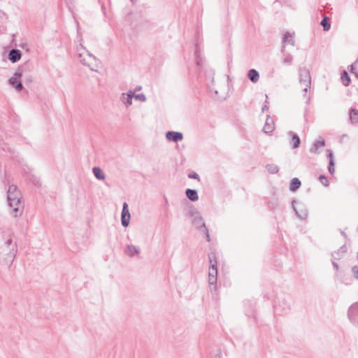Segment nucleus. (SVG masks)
<instances>
[{
  "instance_id": "nucleus-1",
  "label": "nucleus",
  "mask_w": 358,
  "mask_h": 358,
  "mask_svg": "<svg viewBox=\"0 0 358 358\" xmlns=\"http://www.w3.org/2000/svg\"><path fill=\"white\" fill-rule=\"evenodd\" d=\"M17 252V247L13 241L11 234L0 230V263L10 266Z\"/></svg>"
},
{
  "instance_id": "nucleus-2",
  "label": "nucleus",
  "mask_w": 358,
  "mask_h": 358,
  "mask_svg": "<svg viewBox=\"0 0 358 358\" xmlns=\"http://www.w3.org/2000/svg\"><path fill=\"white\" fill-rule=\"evenodd\" d=\"M21 193L17 187L11 185L7 191V201L10 208V214L13 217H18L22 214L24 204L20 201Z\"/></svg>"
},
{
  "instance_id": "nucleus-3",
  "label": "nucleus",
  "mask_w": 358,
  "mask_h": 358,
  "mask_svg": "<svg viewBox=\"0 0 358 358\" xmlns=\"http://www.w3.org/2000/svg\"><path fill=\"white\" fill-rule=\"evenodd\" d=\"M77 53L80 62L84 65L87 66L92 71H96L94 69L95 67H97V60L96 57L90 53L82 44H80L79 47L77 48Z\"/></svg>"
},
{
  "instance_id": "nucleus-4",
  "label": "nucleus",
  "mask_w": 358,
  "mask_h": 358,
  "mask_svg": "<svg viewBox=\"0 0 358 358\" xmlns=\"http://www.w3.org/2000/svg\"><path fill=\"white\" fill-rule=\"evenodd\" d=\"M299 83L303 87V91L304 92L303 96L307 100H309V97L306 96V93L310 88L311 76L310 71L305 67L299 69Z\"/></svg>"
},
{
  "instance_id": "nucleus-5",
  "label": "nucleus",
  "mask_w": 358,
  "mask_h": 358,
  "mask_svg": "<svg viewBox=\"0 0 358 358\" xmlns=\"http://www.w3.org/2000/svg\"><path fill=\"white\" fill-rule=\"evenodd\" d=\"M189 216L192 218V224L198 229L203 230L206 227L203 220L200 215L199 212L196 210H191L189 213Z\"/></svg>"
},
{
  "instance_id": "nucleus-6",
  "label": "nucleus",
  "mask_w": 358,
  "mask_h": 358,
  "mask_svg": "<svg viewBox=\"0 0 358 358\" xmlns=\"http://www.w3.org/2000/svg\"><path fill=\"white\" fill-rule=\"evenodd\" d=\"M292 204L295 215L301 220L306 219L308 216V210L303 204L299 202H296L295 200L292 201Z\"/></svg>"
},
{
  "instance_id": "nucleus-7",
  "label": "nucleus",
  "mask_w": 358,
  "mask_h": 358,
  "mask_svg": "<svg viewBox=\"0 0 358 358\" xmlns=\"http://www.w3.org/2000/svg\"><path fill=\"white\" fill-rule=\"evenodd\" d=\"M348 318L356 327H358V302L352 304L348 312Z\"/></svg>"
},
{
  "instance_id": "nucleus-8",
  "label": "nucleus",
  "mask_w": 358,
  "mask_h": 358,
  "mask_svg": "<svg viewBox=\"0 0 358 358\" xmlns=\"http://www.w3.org/2000/svg\"><path fill=\"white\" fill-rule=\"evenodd\" d=\"M21 76H22L21 71H17L14 73L13 76L12 78H10L8 80L9 84L12 87L15 88V90L17 92H20L23 88L22 83L20 81L17 80L18 79L20 78Z\"/></svg>"
},
{
  "instance_id": "nucleus-9",
  "label": "nucleus",
  "mask_w": 358,
  "mask_h": 358,
  "mask_svg": "<svg viewBox=\"0 0 358 358\" xmlns=\"http://www.w3.org/2000/svg\"><path fill=\"white\" fill-rule=\"evenodd\" d=\"M217 270L209 269L208 271V283L210 290L216 289L217 280Z\"/></svg>"
},
{
  "instance_id": "nucleus-10",
  "label": "nucleus",
  "mask_w": 358,
  "mask_h": 358,
  "mask_svg": "<svg viewBox=\"0 0 358 358\" xmlns=\"http://www.w3.org/2000/svg\"><path fill=\"white\" fill-rule=\"evenodd\" d=\"M167 140L173 142H178L182 141L183 135L181 132L169 131L166 133Z\"/></svg>"
},
{
  "instance_id": "nucleus-11",
  "label": "nucleus",
  "mask_w": 358,
  "mask_h": 358,
  "mask_svg": "<svg viewBox=\"0 0 358 358\" xmlns=\"http://www.w3.org/2000/svg\"><path fill=\"white\" fill-rule=\"evenodd\" d=\"M325 145V141L322 138L315 141L310 148V152L315 154H318L319 148L324 147Z\"/></svg>"
},
{
  "instance_id": "nucleus-12",
  "label": "nucleus",
  "mask_w": 358,
  "mask_h": 358,
  "mask_svg": "<svg viewBox=\"0 0 358 358\" xmlns=\"http://www.w3.org/2000/svg\"><path fill=\"white\" fill-rule=\"evenodd\" d=\"M21 52L18 49H12L8 53V59L13 63L18 62L21 59Z\"/></svg>"
},
{
  "instance_id": "nucleus-13",
  "label": "nucleus",
  "mask_w": 358,
  "mask_h": 358,
  "mask_svg": "<svg viewBox=\"0 0 358 358\" xmlns=\"http://www.w3.org/2000/svg\"><path fill=\"white\" fill-rule=\"evenodd\" d=\"M275 129L273 120L268 115L264 126V131L266 134L271 133Z\"/></svg>"
},
{
  "instance_id": "nucleus-14",
  "label": "nucleus",
  "mask_w": 358,
  "mask_h": 358,
  "mask_svg": "<svg viewBox=\"0 0 358 358\" xmlns=\"http://www.w3.org/2000/svg\"><path fill=\"white\" fill-rule=\"evenodd\" d=\"M288 136L291 137V143H292V148L296 149L299 147L301 140L297 134L293 131H289Z\"/></svg>"
},
{
  "instance_id": "nucleus-15",
  "label": "nucleus",
  "mask_w": 358,
  "mask_h": 358,
  "mask_svg": "<svg viewBox=\"0 0 358 358\" xmlns=\"http://www.w3.org/2000/svg\"><path fill=\"white\" fill-rule=\"evenodd\" d=\"M139 252V248L133 245H128L125 249V253L130 257H133L135 255H137Z\"/></svg>"
},
{
  "instance_id": "nucleus-16",
  "label": "nucleus",
  "mask_w": 358,
  "mask_h": 358,
  "mask_svg": "<svg viewBox=\"0 0 358 358\" xmlns=\"http://www.w3.org/2000/svg\"><path fill=\"white\" fill-rule=\"evenodd\" d=\"M248 76L249 79L253 83H256L259 80V72L255 69H250L248 71Z\"/></svg>"
},
{
  "instance_id": "nucleus-17",
  "label": "nucleus",
  "mask_w": 358,
  "mask_h": 358,
  "mask_svg": "<svg viewBox=\"0 0 358 358\" xmlns=\"http://www.w3.org/2000/svg\"><path fill=\"white\" fill-rule=\"evenodd\" d=\"M187 197L191 201H196L199 199L197 191L192 189H187L185 191Z\"/></svg>"
},
{
  "instance_id": "nucleus-18",
  "label": "nucleus",
  "mask_w": 358,
  "mask_h": 358,
  "mask_svg": "<svg viewBox=\"0 0 358 358\" xmlns=\"http://www.w3.org/2000/svg\"><path fill=\"white\" fill-rule=\"evenodd\" d=\"M122 96L124 98V103L127 106H131L132 104V99L134 96V92L132 91H129L127 94L122 93Z\"/></svg>"
},
{
  "instance_id": "nucleus-19",
  "label": "nucleus",
  "mask_w": 358,
  "mask_h": 358,
  "mask_svg": "<svg viewBox=\"0 0 358 358\" xmlns=\"http://www.w3.org/2000/svg\"><path fill=\"white\" fill-rule=\"evenodd\" d=\"M208 260L210 263V267L209 269H213L217 270V259H216V255L215 252H210L208 254Z\"/></svg>"
},
{
  "instance_id": "nucleus-20",
  "label": "nucleus",
  "mask_w": 358,
  "mask_h": 358,
  "mask_svg": "<svg viewBox=\"0 0 358 358\" xmlns=\"http://www.w3.org/2000/svg\"><path fill=\"white\" fill-rule=\"evenodd\" d=\"M281 52L283 54L284 58L282 62L285 65H290L292 63L293 57L289 53H286L285 51V46L282 47Z\"/></svg>"
},
{
  "instance_id": "nucleus-21",
  "label": "nucleus",
  "mask_w": 358,
  "mask_h": 358,
  "mask_svg": "<svg viewBox=\"0 0 358 358\" xmlns=\"http://www.w3.org/2000/svg\"><path fill=\"white\" fill-rule=\"evenodd\" d=\"M301 185V181L297 178H294L290 182L289 190L295 192L300 187Z\"/></svg>"
},
{
  "instance_id": "nucleus-22",
  "label": "nucleus",
  "mask_w": 358,
  "mask_h": 358,
  "mask_svg": "<svg viewBox=\"0 0 358 358\" xmlns=\"http://www.w3.org/2000/svg\"><path fill=\"white\" fill-rule=\"evenodd\" d=\"M282 41L285 43H289L292 46L294 45V33L292 34L287 32L284 34Z\"/></svg>"
},
{
  "instance_id": "nucleus-23",
  "label": "nucleus",
  "mask_w": 358,
  "mask_h": 358,
  "mask_svg": "<svg viewBox=\"0 0 358 358\" xmlns=\"http://www.w3.org/2000/svg\"><path fill=\"white\" fill-rule=\"evenodd\" d=\"M92 171H93V173H94V176L97 179L101 180L105 179V177H106L105 174L101 168L96 166V167L93 168Z\"/></svg>"
},
{
  "instance_id": "nucleus-24",
  "label": "nucleus",
  "mask_w": 358,
  "mask_h": 358,
  "mask_svg": "<svg viewBox=\"0 0 358 358\" xmlns=\"http://www.w3.org/2000/svg\"><path fill=\"white\" fill-rule=\"evenodd\" d=\"M350 120L352 123L358 122V110L352 108L350 111Z\"/></svg>"
},
{
  "instance_id": "nucleus-25",
  "label": "nucleus",
  "mask_w": 358,
  "mask_h": 358,
  "mask_svg": "<svg viewBox=\"0 0 358 358\" xmlns=\"http://www.w3.org/2000/svg\"><path fill=\"white\" fill-rule=\"evenodd\" d=\"M266 169L271 174H275L279 171L278 166L275 164H267Z\"/></svg>"
},
{
  "instance_id": "nucleus-26",
  "label": "nucleus",
  "mask_w": 358,
  "mask_h": 358,
  "mask_svg": "<svg viewBox=\"0 0 358 358\" xmlns=\"http://www.w3.org/2000/svg\"><path fill=\"white\" fill-rule=\"evenodd\" d=\"M341 78L342 82L345 86L347 87L349 85L350 82V76H348V73H347L346 71H343V73H341Z\"/></svg>"
},
{
  "instance_id": "nucleus-27",
  "label": "nucleus",
  "mask_w": 358,
  "mask_h": 358,
  "mask_svg": "<svg viewBox=\"0 0 358 358\" xmlns=\"http://www.w3.org/2000/svg\"><path fill=\"white\" fill-rule=\"evenodd\" d=\"M130 218H131L130 213H128V215H121V222H122V225L124 227H127L129 226Z\"/></svg>"
},
{
  "instance_id": "nucleus-28",
  "label": "nucleus",
  "mask_w": 358,
  "mask_h": 358,
  "mask_svg": "<svg viewBox=\"0 0 358 358\" xmlns=\"http://www.w3.org/2000/svg\"><path fill=\"white\" fill-rule=\"evenodd\" d=\"M321 25L323 27L324 31H329L331 28V24L329 22H328L327 17H324L322 19L321 22Z\"/></svg>"
},
{
  "instance_id": "nucleus-29",
  "label": "nucleus",
  "mask_w": 358,
  "mask_h": 358,
  "mask_svg": "<svg viewBox=\"0 0 358 358\" xmlns=\"http://www.w3.org/2000/svg\"><path fill=\"white\" fill-rule=\"evenodd\" d=\"M134 97L136 99V100H138L140 101H142V102H145L146 101V96L144 94L141 93V94H134Z\"/></svg>"
},
{
  "instance_id": "nucleus-30",
  "label": "nucleus",
  "mask_w": 358,
  "mask_h": 358,
  "mask_svg": "<svg viewBox=\"0 0 358 358\" xmlns=\"http://www.w3.org/2000/svg\"><path fill=\"white\" fill-rule=\"evenodd\" d=\"M334 165V159L329 160L328 170L331 174H333L335 171Z\"/></svg>"
},
{
  "instance_id": "nucleus-31",
  "label": "nucleus",
  "mask_w": 358,
  "mask_h": 358,
  "mask_svg": "<svg viewBox=\"0 0 358 358\" xmlns=\"http://www.w3.org/2000/svg\"><path fill=\"white\" fill-rule=\"evenodd\" d=\"M128 213H130L129 210L128 204L126 202H124L123 203L121 215H128Z\"/></svg>"
},
{
  "instance_id": "nucleus-32",
  "label": "nucleus",
  "mask_w": 358,
  "mask_h": 358,
  "mask_svg": "<svg viewBox=\"0 0 358 358\" xmlns=\"http://www.w3.org/2000/svg\"><path fill=\"white\" fill-rule=\"evenodd\" d=\"M319 180L321 182V183L324 185V186H328L329 185V182H328V180L326 176H323V175H321L320 177H319Z\"/></svg>"
},
{
  "instance_id": "nucleus-33",
  "label": "nucleus",
  "mask_w": 358,
  "mask_h": 358,
  "mask_svg": "<svg viewBox=\"0 0 358 358\" xmlns=\"http://www.w3.org/2000/svg\"><path fill=\"white\" fill-rule=\"evenodd\" d=\"M352 275L355 279H358V266H354L351 268Z\"/></svg>"
},
{
  "instance_id": "nucleus-34",
  "label": "nucleus",
  "mask_w": 358,
  "mask_h": 358,
  "mask_svg": "<svg viewBox=\"0 0 358 358\" xmlns=\"http://www.w3.org/2000/svg\"><path fill=\"white\" fill-rule=\"evenodd\" d=\"M188 177H189V178H194V179L199 180V175H198L196 173H195V172L189 173L188 174Z\"/></svg>"
},
{
  "instance_id": "nucleus-35",
  "label": "nucleus",
  "mask_w": 358,
  "mask_h": 358,
  "mask_svg": "<svg viewBox=\"0 0 358 358\" xmlns=\"http://www.w3.org/2000/svg\"><path fill=\"white\" fill-rule=\"evenodd\" d=\"M202 231H203L206 234V239H207V241L208 242H210V234L208 233V230L207 229V227H206L205 229H203V230H201Z\"/></svg>"
},
{
  "instance_id": "nucleus-36",
  "label": "nucleus",
  "mask_w": 358,
  "mask_h": 358,
  "mask_svg": "<svg viewBox=\"0 0 358 358\" xmlns=\"http://www.w3.org/2000/svg\"><path fill=\"white\" fill-rule=\"evenodd\" d=\"M267 104H268V101H267V100H266L265 103L264 104V106L262 108V112H264L268 109V106Z\"/></svg>"
},
{
  "instance_id": "nucleus-37",
  "label": "nucleus",
  "mask_w": 358,
  "mask_h": 358,
  "mask_svg": "<svg viewBox=\"0 0 358 358\" xmlns=\"http://www.w3.org/2000/svg\"><path fill=\"white\" fill-rule=\"evenodd\" d=\"M327 151H328V153H329L328 156L329 157V160L334 159V154H333L332 150H328Z\"/></svg>"
},
{
  "instance_id": "nucleus-38",
  "label": "nucleus",
  "mask_w": 358,
  "mask_h": 358,
  "mask_svg": "<svg viewBox=\"0 0 358 358\" xmlns=\"http://www.w3.org/2000/svg\"><path fill=\"white\" fill-rule=\"evenodd\" d=\"M22 48L25 49L26 50H29V47L27 43H22L20 45Z\"/></svg>"
},
{
  "instance_id": "nucleus-39",
  "label": "nucleus",
  "mask_w": 358,
  "mask_h": 358,
  "mask_svg": "<svg viewBox=\"0 0 358 358\" xmlns=\"http://www.w3.org/2000/svg\"><path fill=\"white\" fill-rule=\"evenodd\" d=\"M332 264H333V266L334 267V268L337 271L338 270V265L336 262H332Z\"/></svg>"
},
{
  "instance_id": "nucleus-40",
  "label": "nucleus",
  "mask_w": 358,
  "mask_h": 358,
  "mask_svg": "<svg viewBox=\"0 0 358 358\" xmlns=\"http://www.w3.org/2000/svg\"><path fill=\"white\" fill-rule=\"evenodd\" d=\"M354 69V64L350 65V71L352 72V70Z\"/></svg>"
},
{
  "instance_id": "nucleus-41",
  "label": "nucleus",
  "mask_w": 358,
  "mask_h": 358,
  "mask_svg": "<svg viewBox=\"0 0 358 358\" xmlns=\"http://www.w3.org/2000/svg\"><path fill=\"white\" fill-rule=\"evenodd\" d=\"M141 89V86H138L136 87V90H140Z\"/></svg>"
},
{
  "instance_id": "nucleus-42",
  "label": "nucleus",
  "mask_w": 358,
  "mask_h": 358,
  "mask_svg": "<svg viewBox=\"0 0 358 358\" xmlns=\"http://www.w3.org/2000/svg\"><path fill=\"white\" fill-rule=\"evenodd\" d=\"M220 358H221V357H220Z\"/></svg>"
}]
</instances>
